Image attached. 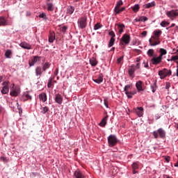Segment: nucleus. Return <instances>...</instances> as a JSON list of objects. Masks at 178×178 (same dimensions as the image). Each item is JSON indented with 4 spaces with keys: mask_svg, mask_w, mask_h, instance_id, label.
Here are the masks:
<instances>
[{
    "mask_svg": "<svg viewBox=\"0 0 178 178\" xmlns=\"http://www.w3.org/2000/svg\"><path fill=\"white\" fill-rule=\"evenodd\" d=\"M153 136L154 138H158V137H161V138H165L166 136V132L163 129L159 128L157 131H154L153 132Z\"/></svg>",
    "mask_w": 178,
    "mask_h": 178,
    "instance_id": "1",
    "label": "nucleus"
},
{
    "mask_svg": "<svg viewBox=\"0 0 178 178\" xmlns=\"http://www.w3.org/2000/svg\"><path fill=\"white\" fill-rule=\"evenodd\" d=\"M172 75V70L164 68L162 70L159 71V76H160V79H163L165 77H168V76Z\"/></svg>",
    "mask_w": 178,
    "mask_h": 178,
    "instance_id": "2",
    "label": "nucleus"
},
{
    "mask_svg": "<svg viewBox=\"0 0 178 178\" xmlns=\"http://www.w3.org/2000/svg\"><path fill=\"white\" fill-rule=\"evenodd\" d=\"M108 143L109 147H115L118 144V138L115 135H110L108 137Z\"/></svg>",
    "mask_w": 178,
    "mask_h": 178,
    "instance_id": "3",
    "label": "nucleus"
},
{
    "mask_svg": "<svg viewBox=\"0 0 178 178\" xmlns=\"http://www.w3.org/2000/svg\"><path fill=\"white\" fill-rule=\"evenodd\" d=\"M78 26L81 29L87 27V17L84 16L78 19Z\"/></svg>",
    "mask_w": 178,
    "mask_h": 178,
    "instance_id": "4",
    "label": "nucleus"
},
{
    "mask_svg": "<svg viewBox=\"0 0 178 178\" xmlns=\"http://www.w3.org/2000/svg\"><path fill=\"white\" fill-rule=\"evenodd\" d=\"M165 15L168 16V17L170 18V20L173 21L178 16L177 10H172L170 11H167Z\"/></svg>",
    "mask_w": 178,
    "mask_h": 178,
    "instance_id": "5",
    "label": "nucleus"
},
{
    "mask_svg": "<svg viewBox=\"0 0 178 178\" xmlns=\"http://www.w3.org/2000/svg\"><path fill=\"white\" fill-rule=\"evenodd\" d=\"M150 47H156V45H159L161 44V41L158 38H155V36H152L149 40Z\"/></svg>",
    "mask_w": 178,
    "mask_h": 178,
    "instance_id": "6",
    "label": "nucleus"
},
{
    "mask_svg": "<svg viewBox=\"0 0 178 178\" xmlns=\"http://www.w3.org/2000/svg\"><path fill=\"white\" fill-rule=\"evenodd\" d=\"M3 88L1 90V94L5 95L9 92V82L4 81L2 83Z\"/></svg>",
    "mask_w": 178,
    "mask_h": 178,
    "instance_id": "7",
    "label": "nucleus"
},
{
    "mask_svg": "<svg viewBox=\"0 0 178 178\" xmlns=\"http://www.w3.org/2000/svg\"><path fill=\"white\" fill-rule=\"evenodd\" d=\"M40 60H41L40 56H34L33 58H31V60H29V65L30 67H31L32 66H34L35 63H37L38 62H40Z\"/></svg>",
    "mask_w": 178,
    "mask_h": 178,
    "instance_id": "8",
    "label": "nucleus"
},
{
    "mask_svg": "<svg viewBox=\"0 0 178 178\" xmlns=\"http://www.w3.org/2000/svg\"><path fill=\"white\" fill-rule=\"evenodd\" d=\"M130 40H131V38L130 37V35L127 33H124L121 38V41L124 42V44H126V45L130 44Z\"/></svg>",
    "mask_w": 178,
    "mask_h": 178,
    "instance_id": "9",
    "label": "nucleus"
},
{
    "mask_svg": "<svg viewBox=\"0 0 178 178\" xmlns=\"http://www.w3.org/2000/svg\"><path fill=\"white\" fill-rule=\"evenodd\" d=\"M19 94H20V88H19V86H16L11 89L10 92V95H11V97H17Z\"/></svg>",
    "mask_w": 178,
    "mask_h": 178,
    "instance_id": "10",
    "label": "nucleus"
},
{
    "mask_svg": "<svg viewBox=\"0 0 178 178\" xmlns=\"http://www.w3.org/2000/svg\"><path fill=\"white\" fill-rule=\"evenodd\" d=\"M133 112L136 113L138 118H141L144 115V108L143 107H137L136 108L133 109Z\"/></svg>",
    "mask_w": 178,
    "mask_h": 178,
    "instance_id": "11",
    "label": "nucleus"
},
{
    "mask_svg": "<svg viewBox=\"0 0 178 178\" xmlns=\"http://www.w3.org/2000/svg\"><path fill=\"white\" fill-rule=\"evenodd\" d=\"M35 76L37 77H41L42 76V73L44 72V70H42V67L41 66H38L35 69Z\"/></svg>",
    "mask_w": 178,
    "mask_h": 178,
    "instance_id": "12",
    "label": "nucleus"
},
{
    "mask_svg": "<svg viewBox=\"0 0 178 178\" xmlns=\"http://www.w3.org/2000/svg\"><path fill=\"white\" fill-rule=\"evenodd\" d=\"M92 80L95 83H97V84H101V83L104 81V75H102V74H100L97 77H94Z\"/></svg>",
    "mask_w": 178,
    "mask_h": 178,
    "instance_id": "13",
    "label": "nucleus"
},
{
    "mask_svg": "<svg viewBox=\"0 0 178 178\" xmlns=\"http://www.w3.org/2000/svg\"><path fill=\"white\" fill-rule=\"evenodd\" d=\"M162 62V58L159 56L158 57H153L151 59V63L152 65H159Z\"/></svg>",
    "mask_w": 178,
    "mask_h": 178,
    "instance_id": "14",
    "label": "nucleus"
},
{
    "mask_svg": "<svg viewBox=\"0 0 178 178\" xmlns=\"http://www.w3.org/2000/svg\"><path fill=\"white\" fill-rule=\"evenodd\" d=\"M55 101L58 105H62V102H63V97H62V95L57 94L55 97Z\"/></svg>",
    "mask_w": 178,
    "mask_h": 178,
    "instance_id": "15",
    "label": "nucleus"
},
{
    "mask_svg": "<svg viewBox=\"0 0 178 178\" xmlns=\"http://www.w3.org/2000/svg\"><path fill=\"white\" fill-rule=\"evenodd\" d=\"M19 47H21V48H23L24 49H31V45L26 42H22L19 44Z\"/></svg>",
    "mask_w": 178,
    "mask_h": 178,
    "instance_id": "16",
    "label": "nucleus"
},
{
    "mask_svg": "<svg viewBox=\"0 0 178 178\" xmlns=\"http://www.w3.org/2000/svg\"><path fill=\"white\" fill-rule=\"evenodd\" d=\"M108 118L109 115H106L100 122L99 126H101V127H105V126H106V122H108Z\"/></svg>",
    "mask_w": 178,
    "mask_h": 178,
    "instance_id": "17",
    "label": "nucleus"
},
{
    "mask_svg": "<svg viewBox=\"0 0 178 178\" xmlns=\"http://www.w3.org/2000/svg\"><path fill=\"white\" fill-rule=\"evenodd\" d=\"M136 87L138 92H140V91H144V88H143V81H138L136 83Z\"/></svg>",
    "mask_w": 178,
    "mask_h": 178,
    "instance_id": "18",
    "label": "nucleus"
},
{
    "mask_svg": "<svg viewBox=\"0 0 178 178\" xmlns=\"http://www.w3.org/2000/svg\"><path fill=\"white\" fill-rule=\"evenodd\" d=\"M115 26H118V30L119 34H122L123 31H124L125 26L123 24H117Z\"/></svg>",
    "mask_w": 178,
    "mask_h": 178,
    "instance_id": "19",
    "label": "nucleus"
},
{
    "mask_svg": "<svg viewBox=\"0 0 178 178\" xmlns=\"http://www.w3.org/2000/svg\"><path fill=\"white\" fill-rule=\"evenodd\" d=\"M134 73H136V70L134 67L131 65L129 66V68L128 70V74L130 76V77H134Z\"/></svg>",
    "mask_w": 178,
    "mask_h": 178,
    "instance_id": "20",
    "label": "nucleus"
},
{
    "mask_svg": "<svg viewBox=\"0 0 178 178\" xmlns=\"http://www.w3.org/2000/svg\"><path fill=\"white\" fill-rule=\"evenodd\" d=\"M39 99L42 101V102H47V93L42 92L39 95Z\"/></svg>",
    "mask_w": 178,
    "mask_h": 178,
    "instance_id": "21",
    "label": "nucleus"
},
{
    "mask_svg": "<svg viewBox=\"0 0 178 178\" xmlns=\"http://www.w3.org/2000/svg\"><path fill=\"white\" fill-rule=\"evenodd\" d=\"M153 34H154L153 37L158 38L159 40V37H161L162 34V31L157 29L153 32Z\"/></svg>",
    "mask_w": 178,
    "mask_h": 178,
    "instance_id": "22",
    "label": "nucleus"
},
{
    "mask_svg": "<svg viewBox=\"0 0 178 178\" xmlns=\"http://www.w3.org/2000/svg\"><path fill=\"white\" fill-rule=\"evenodd\" d=\"M131 166H132V169H133V174L136 175V173H137L136 170H137V169H138V162L133 163Z\"/></svg>",
    "mask_w": 178,
    "mask_h": 178,
    "instance_id": "23",
    "label": "nucleus"
},
{
    "mask_svg": "<svg viewBox=\"0 0 178 178\" xmlns=\"http://www.w3.org/2000/svg\"><path fill=\"white\" fill-rule=\"evenodd\" d=\"M74 175L76 178H84V175L80 170L75 171Z\"/></svg>",
    "mask_w": 178,
    "mask_h": 178,
    "instance_id": "24",
    "label": "nucleus"
},
{
    "mask_svg": "<svg viewBox=\"0 0 178 178\" xmlns=\"http://www.w3.org/2000/svg\"><path fill=\"white\" fill-rule=\"evenodd\" d=\"M49 67H51V63L46 62L43 64L42 69L43 70V72H47Z\"/></svg>",
    "mask_w": 178,
    "mask_h": 178,
    "instance_id": "25",
    "label": "nucleus"
},
{
    "mask_svg": "<svg viewBox=\"0 0 178 178\" xmlns=\"http://www.w3.org/2000/svg\"><path fill=\"white\" fill-rule=\"evenodd\" d=\"M148 20V17L145 16H140L138 18L135 19V22H147Z\"/></svg>",
    "mask_w": 178,
    "mask_h": 178,
    "instance_id": "26",
    "label": "nucleus"
},
{
    "mask_svg": "<svg viewBox=\"0 0 178 178\" xmlns=\"http://www.w3.org/2000/svg\"><path fill=\"white\" fill-rule=\"evenodd\" d=\"M90 64L91 66H97L98 65V61H97V58L92 57L90 59Z\"/></svg>",
    "mask_w": 178,
    "mask_h": 178,
    "instance_id": "27",
    "label": "nucleus"
},
{
    "mask_svg": "<svg viewBox=\"0 0 178 178\" xmlns=\"http://www.w3.org/2000/svg\"><path fill=\"white\" fill-rule=\"evenodd\" d=\"M40 112L42 113V115H45L47 112H49V107L48 106H44L40 108Z\"/></svg>",
    "mask_w": 178,
    "mask_h": 178,
    "instance_id": "28",
    "label": "nucleus"
},
{
    "mask_svg": "<svg viewBox=\"0 0 178 178\" xmlns=\"http://www.w3.org/2000/svg\"><path fill=\"white\" fill-rule=\"evenodd\" d=\"M4 56L8 59H10V56H12V50L8 49L7 51H6Z\"/></svg>",
    "mask_w": 178,
    "mask_h": 178,
    "instance_id": "29",
    "label": "nucleus"
},
{
    "mask_svg": "<svg viewBox=\"0 0 178 178\" xmlns=\"http://www.w3.org/2000/svg\"><path fill=\"white\" fill-rule=\"evenodd\" d=\"M74 12V7L73 6H69L67 8V13L68 15H73V13Z\"/></svg>",
    "mask_w": 178,
    "mask_h": 178,
    "instance_id": "30",
    "label": "nucleus"
},
{
    "mask_svg": "<svg viewBox=\"0 0 178 178\" xmlns=\"http://www.w3.org/2000/svg\"><path fill=\"white\" fill-rule=\"evenodd\" d=\"M131 9L134 12V13H137V12H138V10H140V5L136 4L131 7Z\"/></svg>",
    "mask_w": 178,
    "mask_h": 178,
    "instance_id": "31",
    "label": "nucleus"
},
{
    "mask_svg": "<svg viewBox=\"0 0 178 178\" xmlns=\"http://www.w3.org/2000/svg\"><path fill=\"white\" fill-rule=\"evenodd\" d=\"M160 52V55L159 56H160L161 58L163 56V55H166V54H168V51H166V49H160L159 50Z\"/></svg>",
    "mask_w": 178,
    "mask_h": 178,
    "instance_id": "32",
    "label": "nucleus"
},
{
    "mask_svg": "<svg viewBox=\"0 0 178 178\" xmlns=\"http://www.w3.org/2000/svg\"><path fill=\"white\" fill-rule=\"evenodd\" d=\"M47 10L50 12H54V4H52V3H47Z\"/></svg>",
    "mask_w": 178,
    "mask_h": 178,
    "instance_id": "33",
    "label": "nucleus"
},
{
    "mask_svg": "<svg viewBox=\"0 0 178 178\" xmlns=\"http://www.w3.org/2000/svg\"><path fill=\"white\" fill-rule=\"evenodd\" d=\"M53 81H54L53 77H51L49 79L48 83H47L48 88H51V87H52V86H54V83L52 82Z\"/></svg>",
    "mask_w": 178,
    "mask_h": 178,
    "instance_id": "34",
    "label": "nucleus"
},
{
    "mask_svg": "<svg viewBox=\"0 0 178 178\" xmlns=\"http://www.w3.org/2000/svg\"><path fill=\"white\" fill-rule=\"evenodd\" d=\"M126 10V8L124 7H122V8H117L116 10H114V12L116 15H119V13H120V12H123Z\"/></svg>",
    "mask_w": 178,
    "mask_h": 178,
    "instance_id": "35",
    "label": "nucleus"
},
{
    "mask_svg": "<svg viewBox=\"0 0 178 178\" xmlns=\"http://www.w3.org/2000/svg\"><path fill=\"white\" fill-rule=\"evenodd\" d=\"M0 26H6V19L3 17H0Z\"/></svg>",
    "mask_w": 178,
    "mask_h": 178,
    "instance_id": "36",
    "label": "nucleus"
},
{
    "mask_svg": "<svg viewBox=\"0 0 178 178\" xmlns=\"http://www.w3.org/2000/svg\"><path fill=\"white\" fill-rule=\"evenodd\" d=\"M123 5V1L122 0H120L117 2L116 6L114 8V10H116V9H119Z\"/></svg>",
    "mask_w": 178,
    "mask_h": 178,
    "instance_id": "37",
    "label": "nucleus"
},
{
    "mask_svg": "<svg viewBox=\"0 0 178 178\" xmlns=\"http://www.w3.org/2000/svg\"><path fill=\"white\" fill-rule=\"evenodd\" d=\"M55 41V33H51L49 36V42H54Z\"/></svg>",
    "mask_w": 178,
    "mask_h": 178,
    "instance_id": "38",
    "label": "nucleus"
},
{
    "mask_svg": "<svg viewBox=\"0 0 178 178\" xmlns=\"http://www.w3.org/2000/svg\"><path fill=\"white\" fill-rule=\"evenodd\" d=\"M135 71L140 70V67H141V64L140 63H136V65H131Z\"/></svg>",
    "mask_w": 178,
    "mask_h": 178,
    "instance_id": "39",
    "label": "nucleus"
},
{
    "mask_svg": "<svg viewBox=\"0 0 178 178\" xmlns=\"http://www.w3.org/2000/svg\"><path fill=\"white\" fill-rule=\"evenodd\" d=\"M39 17L40 19H42L43 20H48V17H47V14H45V13H42V14H40Z\"/></svg>",
    "mask_w": 178,
    "mask_h": 178,
    "instance_id": "40",
    "label": "nucleus"
},
{
    "mask_svg": "<svg viewBox=\"0 0 178 178\" xmlns=\"http://www.w3.org/2000/svg\"><path fill=\"white\" fill-rule=\"evenodd\" d=\"M155 53V51L152 49H149L148 51H147V55L148 56H154V54Z\"/></svg>",
    "mask_w": 178,
    "mask_h": 178,
    "instance_id": "41",
    "label": "nucleus"
},
{
    "mask_svg": "<svg viewBox=\"0 0 178 178\" xmlns=\"http://www.w3.org/2000/svg\"><path fill=\"white\" fill-rule=\"evenodd\" d=\"M115 38H111L108 43V48H111V47H113V44H115Z\"/></svg>",
    "mask_w": 178,
    "mask_h": 178,
    "instance_id": "42",
    "label": "nucleus"
},
{
    "mask_svg": "<svg viewBox=\"0 0 178 178\" xmlns=\"http://www.w3.org/2000/svg\"><path fill=\"white\" fill-rule=\"evenodd\" d=\"M124 56H122L117 59V63L118 65H122L123 63V59Z\"/></svg>",
    "mask_w": 178,
    "mask_h": 178,
    "instance_id": "43",
    "label": "nucleus"
},
{
    "mask_svg": "<svg viewBox=\"0 0 178 178\" xmlns=\"http://www.w3.org/2000/svg\"><path fill=\"white\" fill-rule=\"evenodd\" d=\"M152 6H155V2L148 3L145 4L146 9L152 8Z\"/></svg>",
    "mask_w": 178,
    "mask_h": 178,
    "instance_id": "44",
    "label": "nucleus"
},
{
    "mask_svg": "<svg viewBox=\"0 0 178 178\" xmlns=\"http://www.w3.org/2000/svg\"><path fill=\"white\" fill-rule=\"evenodd\" d=\"M169 24H170V22H168L166 21H162L160 24V26H161V27H166V26H169Z\"/></svg>",
    "mask_w": 178,
    "mask_h": 178,
    "instance_id": "45",
    "label": "nucleus"
},
{
    "mask_svg": "<svg viewBox=\"0 0 178 178\" xmlns=\"http://www.w3.org/2000/svg\"><path fill=\"white\" fill-rule=\"evenodd\" d=\"M102 25L101 24L97 23L94 26V30H99V29H102Z\"/></svg>",
    "mask_w": 178,
    "mask_h": 178,
    "instance_id": "46",
    "label": "nucleus"
},
{
    "mask_svg": "<svg viewBox=\"0 0 178 178\" xmlns=\"http://www.w3.org/2000/svg\"><path fill=\"white\" fill-rule=\"evenodd\" d=\"M150 87L152 92H155L156 91V82H155L153 85H151Z\"/></svg>",
    "mask_w": 178,
    "mask_h": 178,
    "instance_id": "47",
    "label": "nucleus"
},
{
    "mask_svg": "<svg viewBox=\"0 0 178 178\" xmlns=\"http://www.w3.org/2000/svg\"><path fill=\"white\" fill-rule=\"evenodd\" d=\"M24 98H26V99H30L31 100V95H30V94L29 92L24 93V95H23Z\"/></svg>",
    "mask_w": 178,
    "mask_h": 178,
    "instance_id": "48",
    "label": "nucleus"
},
{
    "mask_svg": "<svg viewBox=\"0 0 178 178\" xmlns=\"http://www.w3.org/2000/svg\"><path fill=\"white\" fill-rule=\"evenodd\" d=\"M109 35H111V38H115L116 37V35L115 34V32L113 31H111L108 33Z\"/></svg>",
    "mask_w": 178,
    "mask_h": 178,
    "instance_id": "49",
    "label": "nucleus"
},
{
    "mask_svg": "<svg viewBox=\"0 0 178 178\" xmlns=\"http://www.w3.org/2000/svg\"><path fill=\"white\" fill-rule=\"evenodd\" d=\"M131 87V86L130 85H127L124 86V90L125 92H129V90H130V88Z\"/></svg>",
    "mask_w": 178,
    "mask_h": 178,
    "instance_id": "50",
    "label": "nucleus"
},
{
    "mask_svg": "<svg viewBox=\"0 0 178 178\" xmlns=\"http://www.w3.org/2000/svg\"><path fill=\"white\" fill-rule=\"evenodd\" d=\"M125 94L127 98H133V95H131V92H125Z\"/></svg>",
    "mask_w": 178,
    "mask_h": 178,
    "instance_id": "51",
    "label": "nucleus"
},
{
    "mask_svg": "<svg viewBox=\"0 0 178 178\" xmlns=\"http://www.w3.org/2000/svg\"><path fill=\"white\" fill-rule=\"evenodd\" d=\"M67 30V26H62L60 28V31H62V33H65Z\"/></svg>",
    "mask_w": 178,
    "mask_h": 178,
    "instance_id": "52",
    "label": "nucleus"
},
{
    "mask_svg": "<svg viewBox=\"0 0 178 178\" xmlns=\"http://www.w3.org/2000/svg\"><path fill=\"white\" fill-rule=\"evenodd\" d=\"M0 159H1V161H3V162H5L6 163H7V162H8V159L6 158V157H5V156H1V158H0Z\"/></svg>",
    "mask_w": 178,
    "mask_h": 178,
    "instance_id": "53",
    "label": "nucleus"
},
{
    "mask_svg": "<svg viewBox=\"0 0 178 178\" xmlns=\"http://www.w3.org/2000/svg\"><path fill=\"white\" fill-rule=\"evenodd\" d=\"M144 67L146 69H149V65H148V61L145 63V61L143 62Z\"/></svg>",
    "mask_w": 178,
    "mask_h": 178,
    "instance_id": "54",
    "label": "nucleus"
},
{
    "mask_svg": "<svg viewBox=\"0 0 178 178\" xmlns=\"http://www.w3.org/2000/svg\"><path fill=\"white\" fill-rule=\"evenodd\" d=\"M170 88V83L166 82L165 83V89L169 90Z\"/></svg>",
    "mask_w": 178,
    "mask_h": 178,
    "instance_id": "55",
    "label": "nucleus"
},
{
    "mask_svg": "<svg viewBox=\"0 0 178 178\" xmlns=\"http://www.w3.org/2000/svg\"><path fill=\"white\" fill-rule=\"evenodd\" d=\"M171 60H178V56H172L171 57Z\"/></svg>",
    "mask_w": 178,
    "mask_h": 178,
    "instance_id": "56",
    "label": "nucleus"
},
{
    "mask_svg": "<svg viewBox=\"0 0 178 178\" xmlns=\"http://www.w3.org/2000/svg\"><path fill=\"white\" fill-rule=\"evenodd\" d=\"M104 105H105L106 108H108V99H104Z\"/></svg>",
    "mask_w": 178,
    "mask_h": 178,
    "instance_id": "57",
    "label": "nucleus"
},
{
    "mask_svg": "<svg viewBox=\"0 0 178 178\" xmlns=\"http://www.w3.org/2000/svg\"><path fill=\"white\" fill-rule=\"evenodd\" d=\"M165 161H166L167 163H169L170 162V156H165Z\"/></svg>",
    "mask_w": 178,
    "mask_h": 178,
    "instance_id": "58",
    "label": "nucleus"
},
{
    "mask_svg": "<svg viewBox=\"0 0 178 178\" xmlns=\"http://www.w3.org/2000/svg\"><path fill=\"white\" fill-rule=\"evenodd\" d=\"M147 31H143L141 33L142 35H143V37H145L147 35Z\"/></svg>",
    "mask_w": 178,
    "mask_h": 178,
    "instance_id": "59",
    "label": "nucleus"
},
{
    "mask_svg": "<svg viewBox=\"0 0 178 178\" xmlns=\"http://www.w3.org/2000/svg\"><path fill=\"white\" fill-rule=\"evenodd\" d=\"M161 118V115L159 114H156L155 115V119L156 120H158V119H159Z\"/></svg>",
    "mask_w": 178,
    "mask_h": 178,
    "instance_id": "60",
    "label": "nucleus"
},
{
    "mask_svg": "<svg viewBox=\"0 0 178 178\" xmlns=\"http://www.w3.org/2000/svg\"><path fill=\"white\" fill-rule=\"evenodd\" d=\"M176 26V24H172L171 26L169 28H167V30H169V29H172V27H175Z\"/></svg>",
    "mask_w": 178,
    "mask_h": 178,
    "instance_id": "61",
    "label": "nucleus"
},
{
    "mask_svg": "<svg viewBox=\"0 0 178 178\" xmlns=\"http://www.w3.org/2000/svg\"><path fill=\"white\" fill-rule=\"evenodd\" d=\"M1 113H3V108L2 106H0V115Z\"/></svg>",
    "mask_w": 178,
    "mask_h": 178,
    "instance_id": "62",
    "label": "nucleus"
},
{
    "mask_svg": "<svg viewBox=\"0 0 178 178\" xmlns=\"http://www.w3.org/2000/svg\"><path fill=\"white\" fill-rule=\"evenodd\" d=\"M141 60V59H140V58H136V62L137 63H140V61Z\"/></svg>",
    "mask_w": 178,
    "mask_h": 178,
    "instance_id": "63",
    "label": "nucleus"
},
{
    "mask_svg": "<svg viewBox=\"0 0 178 178\" xmlns=\"http://www.w3.org/2000/svg\"><path fill=\"white\" fill-rule=\"evenodd\" d=\"M2 80H3V76L0 75V83H2Z\"/></svg>",
    "mask_w": 178,
    "mask_h": 178,
    "instance_id": "64",
    "label": "nucleus"
}]
</instances>
